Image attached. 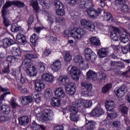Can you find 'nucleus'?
I'll list each match as a JSON object with an SVG mask.
<instances>
[{
    "instance_id": "obj_30",
    "label": "nucleus",
    "mask_w": 130,
    "mask_h": 130,
    "mask_svg": "<svg viewBox=\"0 0 130 130\" xmlns=\"http://www.w3.org/2000/svg\"><path fill=\"white\" fill-rule=\"evenodd\" d=\"M105 106L108 111H112L115 107V104L113 101L108 102Z\"/></svg>"
},
{
    "instance_id": "obj_29",
    "label": "nucleus",
    "mask_w": 130,
    "mask_h": 130,
    "mask_svg": "<svg viewBox=\"0 0 130 130\" xmlns=\"http://www.w3.org/2000/svg\"><path fill=\"white\" fill-rule=\"evenodd\" d=\"M7 13H4L2 12V17L3 19V24L6 28H8L11 25L10 20L8 19V18H6V16H7Z\"/></svg>"
},
{
    "instance_id": "obj_11",
    "label": "nucleus",
    "mask_w": 130,
    "mask_h": 130,
    "mask_svg": "<svg viewBox=\"0 0 130 130\" xmlns=\"http://www.w3.org/2000/svg\"><path fill=\"white\" fill-rule=\"evenodd\" d=\"M126 3L125 0H115L114 1V5L116 6H123L121 7L120 11L122 12V13H124V14H126L127 12H128V10H129V8L128 6L126 4H125Z\"/></svg>"
},
{
    "instance_id": "obj_20",
    "label": "nucleus",
    "mask_w": 130,
    "mask_h": 130,
    "mask_svg": "<svg viewBox=\"0 0 130 130\" xmlns=\"http://www.w3.org/2000/svg\"><path fill=\"white\" fill-rule=\"evenodd\" d=\"M44 83L40 80H36L35 82V88L36 92H41L45 88Z\"/></svg>"
},
{
    "instance_id": "obj_56",
    "label": "nucleus",
    "mask_w": 130,
    "mask_h": 130,
    "mask_svg": "<svg viewBox=\"0 0 130 130\" xmlns=\"http://www.w3.org/2000/svg\"><path fill=\"white\" fill-rule=\"evenodd\" d=\"M47 21L48 22V24L50 25V28H51L52 27V24L54 23L53 19L51 17L48 16H47Z\"/></svg>"
},
{
    "instance_id": "obj_57",
    "label": "nucleus",
    "mask_w": 130,
    "mask_h": 130,
    "mask_svg": "<svg viewBox=\"0 0 130 130\" xmlns=\"http://www.w3.org/2000/svg\"><path fill=\"white\" fill-rule=\"evenodd\" d=\"M56 22L59 23L60 25H63L64 23V20L60 17L56 18Z\"/></svg>"
},
{
    "instance_id": "obj_25",
    "label": "nucleus",
    "mask_w": 130,
    "mask_h": 130,
    "mask_svg": "<svg viewBox=\"0 0 130 130\" xmlns=\"http://www.w3.org/2000/svg\"><path fill=\"white\" fill-rule=\"evenodd\" d=\"M11 6H15V1H7L2 7V13L8 14V8H10Z\"/></svg>"
},
{
    "instance_id": "obj_60",
    "label": "nucleus",
    "mask_w": 130,
    "mask_h": 130,
    "mask_svg": "<svg viewBox=\"0 0 130 130\" xmlns=\"http://www.w3.org/2000/svg\"><path fill=\"white\" fill-rule=\"evenodd\" d=\"M25 99L28 103V104H30L33 101V98L31 95L25 96Z\"/></svg>"
},
{
    "instance_id": "obj_50",
    "label": "nucleus",
    "mask_w": 130,
    "mask_h": 130,
    "mask_svg": "<svg viewBox=\"0 0 130 130\" xmlns=\"http://www.w3.org/2000/svg\"><path fill=\"white\" fill-rule=\"evenodd\" d=\"M30 127L33 130H39V124H37L35 121H33L32 124L30 125Z\"/></svg>"
},
{
    "instance_id": "obj_32",
    "label": "nucleus",
    "mask_w": 130,
    "mask_h": 130,
    "mask_svg": "<svg viewBox=\"0 0 130 130\" xmlns=\"http://www.w3.org/2000/svg\"><path fill=\"white\" fill-rule=\"evenodd\" d=\"M6 59L9 63H17L19 61V59L14 56H8Z\"/></svg>"
},
{
    "instance_id": "obj_27",
    "label": "nucleus",
    "mask_w": 130,
    "mask_h": 130,
    "mask_svg": "<svg viewBox=\"0 0 130 130\" xmlns=\"http://www.w3.org/2000/svg\"><path fill=\"white\" fill-rule=\"evenodd\" d=\"M29 4L31 7H32V9L34 11H35V13H38L40 8L39 5L38 4V2L37 1L30 0L29 2Z\"/></svg>"
},
{
    "instance_id": "obj_35",
    "label": "nucleus",
    "mask_w": 130,
    "mask_h": 130,
    "mask_svg": "<svg viewBox=\"0 0 130 130\" xmlns=\"http://www.w3.org/2000/svg\"><path fill=\"white\" fill-rule=\"evenodd\" d=\"M111 88H112V84L107 83L105 85L104 88H103L102 90V92L104 94H105V93H107V92H108L109 90L111 89Z\"/></svg>"
},
{
    "instance_id": "obj_49",
    "label": "nucleus",
    "mask_w": 130,
    "mask_h": 130,
    "mask_svg": "<svg viewBox=\"0 0 130 130\" xmlns=\"http://www.w3.org/2000/svg\"><path fill=\"white\" fill-rule=\"evenodd\" d=\"M75 106L76 107H82V106L84 107V100H77L75 102Z\"/></svg>"
},
{
    "instance_id": "obj_14",
    "label": "nucleus",
    "mask_w": 130,
    "mask_h": 130,
    "mask_svg": "<svg viewBox=\"0 0 130 130\" xmlns=\"http://www.w3.org/2000/svg\"><path fill=\"white\" fill-rule=\"evenodd\" d=\"M42 118L43 120H51V117L53 116V112L50 109H45L42 112Z\"/></svg>"
},
{
    "instance_id": "obj_34",
    "label": "nucleus",
    "mask_w": 130,
    "mask_h": 130,
    "mask_svg": "<svg viewBox=\"0 0 130 130\" xmlns=\"http://www.w3.org/2000/svg\"><path fill=\"white\" fill-rule=\"evenodd\" d=\"M81 86L82 87H84L88 92H91L93 88L92 84L87 83V82H82Z\"/></svg>"
},
{
    "instance_id": "obj_22",
    "label": "nucleus",
    "mask_w": 130,
    "mask_h": 130,
    "mask_svg": "<svg viewBox=\"0 0 130 130\" xmlns=\"http://www.w3.org/2000/svg\"><path fill=\"white\" fill-rule=\"evenodd\" d=\"M86 79L91 81H96L97 80V74L92 70H89L86 73Z\"/></svg>"
},
{
    "instance_id": "obj_26",
    "label": "nucleus",
    "mask_w": 130,
    "mask_h": 130,
    "mask_svg": "<svg viewBox=\"0 0 130 130\" xmlns=\"http://www.w3.org/2000/svg\"><path fill=\"white\" fill-rule=\"evenodd\" d=\"M39 41V37L36 34H34L30 37V42L33 46H36Z\"/></svg>"
},
{
    "instance_id": "obj_4",
    "label": "nucleus",
    "mask_w": 130,
    "mask_h": 130,
    "mask_svg": "<svg viewBox=\"0 0 130 130\" xmlns=\"http://www.w3.org/2000/svg\"><path fill=\"white\" fill-rule=\"evenodd\" d=\"M69 82L70 78L68 75H61L57 79L58 84L65 86L67 94L69 96H73L76 94V83Z\"/></svg>"
},
{
    "instance_id": "obj_51",
    "label": "nucleus",
    "mask_w": 130,
    "mask_h": 130,
    "mask_svg": "<svg viewBox=\"0 0 130 130\" xmlns=\"http://www.w3.org/2000/svg\"><path fill=\"white\" fill-rule=\"evenodd\" d=\"M33 22H34V16H30L28 21H27V25L28 26V29H30V25H32V24L33 23Z\"/></svg>"
},
{
    "instance_id": "obj_17",
    "label": "nucleus",
    "mask_w": 130,
    "mask_h": 130,
    "mask_svg": "<svg viewBox=\"0 0 130 130\" xmlns=\"http://www.w3.org/2000/svg\"><path fill=\"white\" fill-rule=\"evenodd\" d=\"M51 69L53 72H58L61 69V61L59 59L55 60L51 65Z\"/></svg>"
},
{
    "instance_id": "obj_23",
    "label": "nucleus",
    "mask_w": 130,
    "mask_h": 130,
    "mask_svg": "<svg viewBox=\"0 0 130 130\" xmlns=\"http://www.w3.org/2000/svg\"><path fill=\"white\" fill-rule=\"evenodd\" d=\"M41 78L43 81H45L48 83H51L53 81V79H54L52 74L48 73L43 74Z\"/></svg>"
},
{
    "instance_id": "obj_58",
    "label": "nucleus",
    "mask_w": 130,
    "mask_h": 130,
    "mask_svg": "<svg viewBox=\"0 0 130 130\" xmlns=\"http://www.w3.org/2000/svg\"><path fill=\"white\" fill-rule=\"evenodd\" d=\"M26 100L25 96H22L21 97V104L22 105H23L24 106L26 105H28V102Z\"/></svg>"
},
{
    "instance_id": "obj_39",
    "label": "nucleus",
    "mask_w": 130,
    "mask_h": 130,
    "mask_svg": "<svg viewBox=\"0 0 130 130\" xmlns=\"http://www.w3.org/2000/svg\"><path fill=\"white\" fill-rule=\"evenodd\" d=\"M98 55L103 58L104 57H106V55H107V51L105 49H102L99 50L98 51Z\"/></svg>"
},
{
    "instance_id": "obj_21",
    "label": "nucleus",
    "mask_w": 130,
    "mask_h": 130,
    "mask_svg": "<svg viewBox=\"0 0 130 130\" xmlns=\"http://www.w3.org/2000/svg\"><path fill=\"white\" fill-rule=\"evenodd\" d=\"M16 40L20 44L25 45L27 42V38L24 35L19 33L16 36Z\"/></svg>"
},
{
    "instance_id": "obj_43",
    "label": "nucleus",
    "mask_w": 130,
    "mask_h": 130,
    "mask_svg": "<svg viewBox=\"0 0 130 130\" xmlns=\"http://www.w3.org/2000/svg\"><path fill=\"white\" fill-rule=\"evenodd\" d=\"M105 17L107 19V21L109 22H113V16H112V14L109 12L106 13L105 14Z\"/></svg>"
},
{
    "instance_id": "obj_42",
    "label": "nucleus",
    "mask_w": 130,
    "mask_h": 130,
    "mask_svg": "<svg viewBox=\"0 0 130 130\" xmlns=\"http://www.w3.org/2000/svg\"><path fill=\"white\" fill-rule=\"evenodd\" d=\"M38 68L40 72L43 73L45 71V63H43V62H39Z\"/></svg>"
},
{
    "instance_id": "obj_12",
    "label": "nucleus",
    "mask_w": 130,
    "mask_h": 130,
    "mask_svg": "<svg viewBox=\"0 0 130 130\" xmlns=\"http://www.w3.org/2000/svg\"><path fill=\"white\" fill-rule=\"evenodd\" d=\"M73 61L75 63H79V66L81 70H86L87 69V66H88V63L86 64L84 62V58L82 56H75L73 59Z\"/></svg>"
},
{
    "instance_id": "obj_46",
    "label": "nucleus",
    "mask_w": 130,
    "mask_h": 130,
    "mask_svg": "<svg viewBox=\"0 0 130 130\" xmlns=\"http://www.w3.org/2000/svg\"><path fill=\"white\" fill-rule=\"evenodd\" d=\"M64 59L66 62L71 61L72 60V55H71V54L69 52L66 53L64 55Z\"/></svg>"
},
{
    "instance_id": "obj_5",
    "label": "nucleus",
    "mask_w": 130,
    "mask_h": 130,
    "mask_svg": "<svg viewBox=\"0 0 130 130\" xmlns=\"http://www.w3.org/2000/svg\"><path fill=\"white\" fill-rule=\"evenodd\" d=\"M86 34V29L84 28H74L71 32V37L77 40H81V38Z\"/></svg>"
},
{
    "instance_id": "obj_64",
    "label": "nucleus",
    "mask_w": 130,
    "mask_h": 130,
    "mask_svg": "<svg viewBox=\"0 0 130 130\" xmlns=\"http://www.w3.org/2000/svg\"><path fill=\"white\" fill-rule=\"evenodd\" d=\"M111 38L112 39L113 41H118V38L117 37V35H112L110 34Z\"/></svg>"
},
{
    "instance_id": "obj_10",
    "label": "nucleus",
    "mask_w": 130,
    "mask_h": 130,
    "mask_svg": "<svg viewBox=\"0 0 130 130\" xmlns=\"http://www.w3.org/2000/svg\"><path fill=\"white\" fill-rule=\"evenodd\" d=\"M54 6L56 9H58L56 10L57 15H58V16H64L65 15L64 6L59 0L54 1Z\"/></svg>"
},
{
    "instance_id": "obj_1",
    "label": "nucleus",
    "mask_w": 130,
    "mask_h": 130,
    "mask_svg": "<svg viewBox=\"0 0 130 130\" xmlns=\"http://www.w3.org/2000/svg\"><path fill=\"white\" fill-rule=\"evenodd\" d=\"M25 60L22 62L26 67V74L29 77H35L37 75V68L36 66L31 64L32 59L37 58V55L33 51L25 55Z\"/></svg>"
},
{
    "instance_id": "obj_61",
    "label": "nucleus",
    "mask_w": 130,
    "mask_h": 130,
    "mask_svg": "<svg viewBox=\"0 0 130 130\" xmlns=\"http://www.w3.org/2000/svg\"><path fill=\"white\" fill-rule=\"evenodd\" d=\"M26 81H27V79H26V78L24 77L21 74L20 76L21 84H22V85H25V84H26Z\"/></svg>"
},
{
    "instance_id": "obj_63",
    "label": "nucleus",
    "mask_w": 130,
    "mask_h": 130,
    "mask_svg": "<svg viewBox=\"0 0 130 130\" xmlns=\"http://www.w3.org/2000/svg\"><path fill=\"white\" fill-rule=\"evenodd\" d=\"M54 130H63V126L62 125H57L54 126Z\"/></svg>"
},
{
    "instance_id": "obj_47",
    "label": "nucleus",
    "mask_w": 130,
    "mask_h": 130,
    "mask_svg": "<svg viewBox=\"0 0 130 130\" xmlns=\"http://www.w3.org/2000/svg\"><path fill=\"white\" fill-rule=\"evenodd\" d=\"M120 112L122 114H127L128 112V107L125 106H122L120 109Z\"/></svg>"
},
{
    "instance_id": "obj_8",
    "label": "nucleus",
    "mask_w": 130,
    "mask_h": 130,
    "mask_svg": "<svg viewBox=\"0 0 130 130\" xmlns=\"http://www.w3.org/2000/svg\"><path fill=\"white\" fill-rule=\"evenodd\" d=\"M80 23L81 26L86 30H88V31H89V32H95L96 31L95 24L92 21L87 19H82L81 20Z\"/></svg>"
},
{
    "instance_id": "obj_36",
    "label": "nucleus",
    "mask_w": 130,
    "mask_h": 130,
    "mask_svg": "<svg viewBox=\"0 0 130 130\" xmlns=\"http://www.w3.org/2000/svg\"><path fill=\"white\" fill-rule=\"evenodd\" d=\"M51 96H52V89H46L44 93V97L46 98L47 99H49Z\"/></svg>"
},
{
    "instance_id": "obj_45",
    "label": "nucleus",
    "mask_w": 130,
    "mask_h": 130,
    "mask_svg": "<svg viewBox=\"0 0 130 130\" xmlns=\"http://www.w3.org/2000/svg\"><path fill=\"white\" fill-rule=\"evenodd\" d=\"M106 79V74L104 72H102L100 74V77L99 78V81L100 83H102L103 81H105Z\"/></svg>"
},
{
    "instance_id": "obj_40",
    "label": "nucleus",
    "mask_w": 130,
    "mask_h": 130,
    "mask_svg": "<svg viewBox=\"0 0 130 130\" xmlns=\"http://www.w3.org/2000/svg\"><path fill=\"white\" fill-rule=\"evenodd\" d=\"M120 40L123 43H126L129 40L128 37L124 34H122L120 36Z\"/></svg>"
},
{
    "instance_id": "obj_38",
    "label": "nucleus",
    "mask_w": 130,
    "mask_h": 130,
    "mask_svg": "<svg viewBox=\"0 0 130 130\" xmlns=\"http://www.w3.org/2000/svg\"><path fill=\"white\" fill-rule=\"evenodd\" d=\"M92 104V101L83 100V107L84 108H90Z\"/></svg>"
},
{
    "instance_id": "obj_54",
    "label": "nucleus",
    "mask_w": 130,
    "mask_h": 130,
    "mask_svg": "<svg viewBox=\"0 0 130 130\" xmlns=\"http://www.w3.org/2000/svg\"><path fill=\"white\" fill-rule=\"evenodd\" d=\"M120 32V29L117 27H114L113 30L111 32L110 34L117 35Z\"/></svg>"
},
{
    "instance_id": "obj_24",
    "label": "nucleus",
    "mask_w": 130,
    "mask_h": 130,
    "mask_svg": "<svg viewBox=\"0 0 130 130\" xmlns=\"http://www.w3.org/2000/svg\"><path fill=\"white\" fill-rule=\"evenodd\" d=\"M18 123H19V125H21L22 126L27 125V124L29 123V117L27 116L20 117L18 118Z\"/></svg>"
},
{
    "instance_id": "obj_6",
    "label": "nucleus",
    "mask_w": 130,
    "mask_h": 130,
    "mask_svg": "<svg viewBox=\"0 0 130 130\" xmlns=\"http://www.w3.org/2000/svg\"><path fill=\"white\" fill-rule=\"evenodd\" d=\"M70 114V119L72 121L77 122L80 120V114H79V109L76 107L70 106L69 108Z\"/></svg>"
},
{
    "instance_id": "obj_52",
    "label": "nucleus",
    "mask_w": 130,
    "mask_h": 130,
    "mask_svg": "<svg viewBox=\"0 0 130 130\" xmlns=\"http://www.w3.org/2000/svg\"><path fill=\"white\" fill-rule=\"evenodd\" d=\"M52 52V51L48 48H46L45 50L44 51V55L45 56H48L50 54H51V53Z\"/></svg>"
},
{
    "instance_id": "obj_13",
    "label": "nucleus",
    "mask_w": 130,
    "mask_h": 130,
    "mask_svg": "<svg viewBox=\"0 0 130 130\" xmlns=\"http://www.w3.org/2000/svg\"><path fill=\"white\" fill-rule=\"evenodd\" d=\"M70 75L74 81H79V77L81 75V70L78 69L77 67L73 66L70 71Z\"/></svg>"
},
{
    "instance_id": "obj_16",
    "label": "nucleus",
    "mask_w": 130,
    "mask_h": 130,
    "mask_svg": "<svg viewBox=\"0 0 130 130\" xmlns=\"http://www.w3.org/2000/svg\"><path fill=\"white\" fill-rule=\"evenodd\" d=\"M127 92V88L125 87V86H123L118 89H115V93L119 98L122 97V96H124L125 93Z\"/></svg>"
},
{
    "instance_id": "obj_33",
    "label": "nucleus",
    "mask_w": 130,
    "mask_h": 130,
    "mask_svg": "<svg viewBox=\"0 0 130 130\" xmlns=\"http://www.w3.org/2000/svg\"><path fill=\"white\" fill-rule=\"evenodd\" d=\"M21 50L20 49V47H14L13 50L12 51V54L13 55V56H21Z\"/></svg>"
},
{
    "instance_id": "obj_55",
    "label": "nucleus",
    "mask_w": 130,
    "mask_h": 130,
    "mask_svg": "<svg viewBox=\"0 0 130 130\" xmlns=\"http://www.w3.org/2000/svg\"><path fill=\"white\" fill-rule=\"evenodd\" d=\"M10 65L8 64L6 67L4 68L3 73H4V74H10Z\"/></svg>"
},
{
    "instance_id": "obj_28",
    "label": "nucleus",
    "mask_w": 130,
    "mask_h": 130,
    "mask_svg": "<svg viewBox=\"0 0 130 130\" xmlns=\"http://www.w3.org/2000/svg\"><path fill=\"white\" fill-rule=\"evenodd\" d=\"M61 100L58 98H52L51 99V104L52 106H54L56 107H59L61 105Z\"/></svg>"
},
{
    "instance_id": "obj_31",
    "label": "nucleus",
    "mask_w": 130,
    "mask_h": 130,
    "mask_svg": "<svg viewBox=\"0 0 130 130\" xmlns=\"http://www.w3.org/2000/svg\"><path fill=\"white\" fill-rule=\"evenodd\" d=\"M90 42L91 44L94 45V46H99L101 45V43H100V40H99L95 37H92L90 39Z\"/></svg>"
},
{
    "instance_id": "obj_7",
    "label": "nucleus",
    "mask_w": 130,
    "mask_h": 130,
    "mask_svg": "<svg viewBox=\"0 0 130 130\" xmlns=\"http://www.w3.org/2000/svg\"><path fill=\"white\" fill-rule=\"evenodd\" d=\"M8 94H10V92H5L0 96V111L5 114H9L11 112V108L8 105H2V101L5 100V96Z\"/></svg>"
},
{
    "instance_id": "obj_19",
    "label": "nucleus",
    "mask_w": 130,
    "mask_h": 130,
    "mask_svg": "<svg viewBox=\"0 0 130 130\" xmlns=\"http://www.w3.org/2000/svg\"><path fill=\"white\" fill-rule=\"evenodd\" d=\"M54 94L56 97L58 98H64L66 97V92L62 87H58L54 90Z\"/></svg>"
},
{
    "instance_id": "obj_48",
    "label": "nucleus",
    "mask_w": 130,
    "mask_h": 130,
    "mask_svg": "<svg viewBox=\"0 0 130 130\" xmlns=\"http://www.w3.org/2000/svg\"><path fill=\"white\" fill-rule=\"evenodd\" d=\"M21 73V69L20 68H17L13 70L12 75L16 78V77H18L20 75Z\"/></svg>"
},
{
    "instance_id": "obj_2",
    "label": "nucleus",
    "mask_w": 130,
    "mask_h": 130,
    "mask_svg": "<svg viewBox=\"0 0 130 130\" xmlns=\"http://www.w3.org/2000/svg\"><path fill=\"white\" fill-rule=\"evenodd\" d=\"M79 5L82 6V9H86V12L90 19H96L102 13V9L98 8L97 9L93 8L94 4L91 0H79Z\"/></svg>"
},
{
    "instance_id": "obj_62",
    "label": "nucleus",
    "mask_w": 130,
    "mask_h": 130,
    "mask_svg": "<svg viewBox=\"0 0 130 130\" xmlns=\"http://www.w3.org/2000/svg\"><path fill=\"white\" fill-rule=\"evenodd\" d=\"M34 98L35 99L36 103H40V101H41V97H40L38 94H36L35 98Z\"/></svg>"
},
{
    "instance_id": "obj_53",
    "label": "nucleus",
    "mask_w": 130,
    "mask_h": 130,
    "mask_svg": "<svg viewBox=\"0 0 130 130\" xmlns=\"http://www.w3.org/2000/svg\"><path fill=\"white\" fill-rule=\"evenodd\" d=\"M110 58L111 59H117L118 60L119 59V57L117 56V55L116 53H112L110 55H109Z\"/></svg>"
},
{
    "instance_id": "obj_18",
    "label": "nucleus",
    "mask_w": 130,
    "mask_h": 130,
    "mask_svg": "<svg viewBox=\"0 0 130 130\" xmlns=\"http://www.w3.org/2000/svg\"><path fill=\"white\" fill-rule=\"evenodd\" d=\"M10 30L13 33H17V32H21V33H25L24 28L19 26L18 24L14 23L11 26Z\"/></svg>"
},
{
    "instance_id": "obj_3",
    "label": "nucleus",
    "mask_w": 130,
    "mask_h": 130,
    "mask_svg": "<svg viewBox=\"0 0 130 130\" xmlns=\"http://www.w3.org/2000/svg\"><path fill=\"white\" fill-rule=\"evenodd\" d=\"M104 114V110L101 108H95L90 113H88L85 115V128L87 130H94L96 122L93 120H89L88 118L90 117H94L96 116L99 117Z\"/></svg>"
},
{
    "instance_id": "obj_9",
    "label": "nucleus",
    "mask_w": 130,
    "mask_h": 130,
    "mask_svg": "<svg viewBox=\"0 0 130 130\" xmlns=\"http://www.w3.org/2000/svg\"><path fill=\"white\" fill-rule=\"evenodd\" d=\"M85 59L86 61L91 60V62H93L97 58V55L90 48H86L84 50Z\"/></svg>"
},
{
    "instance_id": "obj_59",
    "label": "nucleus",
    "mask_w": 130,
    "mask_h": 130,
    "mask_svg": "<svg viewBox=\"0 0 130 130\" xmlns=\"http://www.w3.org/2000/svg\"><path fill=\"white\" fill-rule=\"evenodd\" d=\"M112 125L114 127H116V128H118L120 126V122L119 121H114L112 122Z\"/></svg>"
},
{
    "instance_id": "obj_41",
    "label": "nucleus",
    "mask_w": 130,
    "mask_h": 130,
    "mask_svg": "<svg viewBox=\"0 0 130 130\" xmlns=\"http://www.w3.org/2000/svg\"><path fill=\"white\" fill-rule=\"evenodd\" d=\"M14 6L20 9L21 8H24L25 7V4L20 1H14Z\"/></svg>"
},
{
    "instance_id": "obj_37",
    "label": "nucleus",
    "mask_w": 130,
    "mask_h": 130,
    "mask_svg": "<svg viewBox=\"0 0 130 130\" xmlns=\"http://www.w3.org/2000/svg\"><path fill=\"white\" fill-rule=\"evenodd\" d=\"M117 117V113L116 112H112L111 113L107 114V118L108 119H113L114 118H116Z\"/></svg>"
},
{
    "instance_id": "obj_15",
    "label": "nucleus",
    "mask_w": 130,
    "mask_h": 130,
    "mask_svg": "<svg viewBox=\"0 0 130 130\" xmlns=\"http://www.w3.org/2000/svg\"><path fill=\"white\" fill-rule=\"evenodd\" d=\"M11 37H12V38H6L2 40L3 46L5 48H8L9 46L16 44V39H15V37L12 35Z\"/></svg>"
},
{
    "instance_id": "obj_44",
    "label": "nucleus",
    "mask_w": 130,
    "mask_h": 130,
    "mask_svg": "<svg viewBox=\"0 0 130 130\" xmlns=\"http://www.w3.org/2000/svg\"><path fill=\"white\" fill-rule=\"evenodd\" d=\"M11 105L12 108H13V109L16 108V107H18V106H19V105L16 103V99H15L14 97L12 98L11 99Z\"/></svg>"
}]
</instances>
